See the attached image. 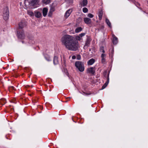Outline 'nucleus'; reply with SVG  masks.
I'll list each match as a JSON object with an SVG mask.
<instances>
[{
	"label": "nucleus",
	"mask_w": 148,
	"mask_h": 148,
	"mask_svg": "<svg viewBox=\"0 0 148 148\" xmlns=\"http://www.w3.org/2000/svg\"><path fill=\"white\" fill-rule=\"evenodd\" d=\"M1 101H2L3 103H4V104H5L6 103V100L5 99H1Z\"/></svg>",
	"instance_id": "obj_30"
},
{
	"label": "nucleus",
	"mask_w": 148,
	"mask_h": 148,
	"mask_svg": "<svg viewBox=\"0 0 148 148\" xmlns=\"http://www.w3.org/2000/svg\"><path fill=\"white\" fill-rule=\"evenodd\" d=\"M84 21L85 23L87 24H89L91 23V19L88 18H84Z\"/></svg>",
	"instance_id": "obj_9"
},
{
	"label": "nucleus",
	"mask_w": 148,
	"mask_h": 148,
	"mask_svg": "<svg viewBox=\"0 0 148 148\" xmlns=\"http://www.w3.org/2000/svg\"><path fill=\"white\" fill-rule=\"evenodd\" d=\"M100 50L101 52H102L103 53H104L105 52L103 47H101L100 48Z\"/></svg>",
	"instance_id": "obj_24"
},
{
	"label": "nucleus",
	"mask_w": 148,
	"mask_h": 148,
	"mask_svg": "<svg viewBox=\"0 0 148 148\" xmlns=\"http://www.w3.org/2000/svg\"><path fill=\"white\" fill-rule=\"evenodd\" d=\"M3 18L5 21L8 19L9 17V12L8 7L4 8L3 11Z\"/></svg>",
	"instance_id": "obj_3"
},
{
	"label": "nucleus",
	"mask_w": 148,
	"mask_h": 148,
	"mask_svg": "<svg viewBox=\"0 0 148 148\" xmlns=\"http://www.w3.org/2000/svg\"><path fill=\"white\" fill-rule=\"evenodd\" d=\"M76 40H81L82 38L79 36H78L76 37Z\"/></svg>",
	"instance_id": "obj_26"
},
{
	"label": "nucleus",
	"mask_w": 148,
	"mask_h": 148,
	"mask_svg": "<svg viewBox=\"0 0 148 148\" xmlns=\"http://www.w3.org/2000/svg\"><path fill=\"white\" fill-rule=\"evenodd\" d=\"M101 61L102 63L104 62H105V59L104 58H101Z\"/></svg>",
	"instance_id": "obj_32"
},
{
	"label": "nucleus",
	"mask_w": 148,
	"mask_h": 148,
	"mask_svg": "<svg viewBox=\"0 0 148 148\" xmlns=\"http://www.w3.org/2000/svg\"><path fill=\"white\" fill-rule=\"evenodd\" d=\"M105 56V55L104 53H102L101 55V58H103Z\"/></svg>",
	"instance_id": "obj_31"
},
{
	"label": "nucleus",
	"mask_w": 148,
	"mask_h": 148,
	"mask_svg": "<svg viewBox=\"0 0 148 148\" xmlns=\"http://www.w3.org/2000/svg\"><path fill=\"white\" fill-rule=\"evenodd\" d=\"M90 40H90V38H87L86 40L85 45H86L88 46V45L90 44Z\"/></svg>",
	"instance_id": "obj_18"
},
{
	"label": "nucleus",
	"mask_w": 148,
	"mask_h": 148,
	"mask_svg": "<svg viewBox=\"0 0 148 148\" xmlns=\"http://www.w3.org/2000/svg\"><path fill=\"white\" fill-rule=\"evenodd\" d=\"M109 77H108V78L107 81L106 82L105 84H104V85L102 86L101 89H104L105 87H106V86H107V85L108 84V82H109Z\"/></svg>",
	"instance_id": "obj_15"
},
{
	"label": "nucleus",
	"mask_w": 148,
	"mask_h": 148,
	"mask_svg": "<svg viewBox=\"0 0 148 148\" xmlns=\"http://www.w3.org/2000/svg\"><path fill=\"white\" fill-rule=\"evenodd\" d=\"M58 63V58L56 56H54L53 60V63L54 64H56Z\"/></svg>",
	"instance_id": "obj_14"
},
{
	"label": "nucleus",
	"mask_w": 148,
	"mask_h": 148,
	"mask_svg": "<svg viewBox=\"0 0 148 148\" xmlns=\"http://www.w3.org/2000/svg\"><path fill=\"white\" fill-rule=\"evenodd\" d=\"M11 87L13 88H14V87L13 86H12Z\"/></svg>",
	"instance_id": "obj_38"
},
{
	"label": "nucleus",
	"mask_w": 148,
	"mask_h": 148,
	"mask_svg": "<svg viewBox=\"0 0 148 148\" xmlns=\"http://www.w3.org/2000/svg\"><path fill=\"white\" fill-rule=\"evenodd\" d=\"M85 34V33H82L79 35V36L82 38L83 36H84Z\"/></svg>",
	"instance_id": "obj_28"
},
{
	"label": "nucleus",
	"mask_w": 148,
	"mask_h": 148,
	"mask_svg": "<svg viewBox=\"0 0 148 148\" xmlns=\"http://www.w3.org/2000/svg\"><path fill=\"white\" fill-rule=\"evenodd\" d=\"M38 0H32L29 3V5L33 6L38 4Z\"/></svg>",
	"instance_id": "obj_8"
},
{
	"label": "nucleus",
	"mask_w": 148,
	"mask_h": 148,
	"mask_svg": "<svg viewBox=\"0 0 148 148\" xmlns=\"http://www.w3.org/2000/svg\"><path fill=\"white\" fill-rule=\"evenodd\" d=\"M35 16L37 18H40L41 15V13L39 12H35Z\"/></svg>",
	"instance_id": "obj_13"
},
{
	"label": "nucleus",
	"mask_w": 148,
	"mask_h": 148,
	"mask_svg": "<svg viewBox=\"0 0 148 148\" xmlns=\"http://www.w3.org/2000/svg\"><path fill=\"white\" fill-rule=\"evenodd\" d=\"M83 11L84 13H86L88 11V9L86 8H84L83 9Z\"/></svg>",
	"instance_id": "obj_25"
},
{
	"label": "nucleus",
	"mask_w": 148,
	"mask_h": 148,
	"mask_svg": "<svg viewBox=\"0 0 148 148\" xmlns=\"http://www.w3.org/2000/svg\"><path fill=\"white\" fill-rule=\"evenodd\" d=\"M27 12L28 14L31 16H33L34 15V13L32 12L31 11L28 10L27 11Z\"/></svg>",
	"instance_id": "obj_23"
},
{
	"label": "nucleus",
	"mask_w": 148,
	"mask_h": 148,
	"mask_svg": "<svg viewBox=\"0 0 148 148\" xmlns=\"http://www.w3.org/2000/svg\"><path fill=\"white\" fill-rule=\"evenodd\" d=\"M68 98H71V97H68Z\"/></svg>",
	"instance_id": "obj_40"
},
{
	"label": "nucleus",
	"mask_w": 148,
	"mask_h": 148,
	"mask_svg": "<svg viewBox=\"0 0 148 148\" xmlns=\"http://www.w3.org/2000/svg\"><path fill=\"white\" fill-rule=\"evenodd\" d=\"M87 72L88 73H91L92 75H94L95 73V68L91 67L88 68L87 69Z\"/></svg>",
	"instance_id": "obj_5"
},
{
	"label": "nucleus",
	"mask_w": 148,
	"mask_h": 148,
	"mask_svg": "<svg viewBox=\"0 0 148 148\" xmlns=\"http://www.w3.org/2000/svg\"><path fill=\"white\" fill-rule=\"evenodd\" d=\"M118 38L116 37H114L113 39V42L114 44H116L118 42Z\"/></svg>",
	"instance_id": "obj_16"
},
{
	"label": "nucleus",
	"mask_w": 148,
	"mask_h": 148,
	"mask_svg": "<svg viewBox=\"0 0 148 148\" xmlns=\"http://www.w3.org/2000/svg\"><path fill=\"white\" fill-rule=\"evenodd\" d=\"M88 46V45H85L84 46V49H86L87 48Z\"/></svg>",
	"instance_id": "obj_34"
},
{
	"label": "nucleus",
	"mask_w": 148,
	"mask_h": 148,
	"mask_svg": "<svg viewBox=\"0 0 148 148\" xmlns=\"http://www.w3.org/2000/svg\"><path fill=\"white\" fill-rule=\"evenodd\" d=\"M75 65L76 67L80 72L83 71L84 69V64L83 63L79 61H76L75 63Z\"/></svg>",
	"instance_id": "obj_2"
},
{
	"label": "nucleus",
	"mask_w": 148,
	"mask_h": 148,
	"mask_svg": "<svg viewBox=\"0 0 148 148\" xmlns=\"http://www.w3.org/2000/svg\"><path fill=\"white\" fill-rule=\"evenodd\" d=\"M47 60L48 61H49V59H47Z\"/></svg>",
	"instance_id": "obj_39"
},
{
	"label": "nucleus",
	"mask_w": 148,
	"mask_h": 148,
	"mask_svg": "<svg viewBox=\"0 0 148 148\" xmlns=\"http://www.w3.org/2000/svg\"><path fill=\"white\" fill-rule=\"evenodd\" d=\"M82 30V29L81 27H79L77 28L75 30V32L76 33H78L81 31Z\"/></svg>",
	"instance_id": "obj_20"
},
{
	"label": "nucleus",
	"mask_w": 148,
	"mask_h": 148,
	"mask_svg": "<svg viewBox=\"0 0 148 148\" xmlns=\"http://www.w3.org/2000/svg\"><path fill=\"white\" fill-rule=\"evenodd\" d=\"M81 56L80 55H78L77 56V59L78 60H80L81 59Z\"/></svg>",
	"instance_id": "obj_29"
},
{
	"label": "nucleus",
	"mask_w": 148,
	"mask_h": 148,
	"mask_svg": "<svg viewBox=\"0 0 148 148\" xmlns=\"http://www.w3.org/2000/svg\"><path fill=\"white\" fill-rule=\"evenodd\" d=\"M18 36V38L23 39L25 37V35L24 34V32L22 31H20L18 29L17 31Z\"/></svg>",
	"instance_id": "obj_4"
},
{
	"label": "nucleus",
	"mask_w": 148,
	"mask_h": 148,
	"mask_svg": "<svg viewBox=\"0 0 148 148\" xmlns=\"http://www.w3.org/2000/svg\"><path fill=\"white\" fill-rule=\"evenodd\" d=\"M77 20L80 21H81L82 20V18H81L79 17L77 18Z\"/></svg>",
	"instance_id": "obj_35"
},
{
	"label": "nucleus",
	"mask_w": 148,
	"mask_h": 148,
	"mask_svg": "<svg viewBox=\"0 0 148 148\" xmlns=\"http://www.w3.org/2000/svg\"><path fill=\"white\" fill-rule=\"evenodd\" d=\"M103 14V12L102 10H101L99 12L98 16L99 17V19L100 20L102 19Z\"/></svg>",
	"instance_id": "obj_12"
},
{
	"label": "nucleus",
	"mask_w": 148,
	"mask_h": 148,
	"mask_svg": "<svg viewBox=\"0 0 148 148\" xmlns=\"http://www.w3.org/2000/svg\"><path fill=\"white\" fill-rule=\"evenodd\" d=\"M104 26H103V25H102V26H101V28H99L98 29V30H99L100 29H103V28H104Z\"/></svg>",
	"instance_id": "obj_33"
},
{
	"label": "nucleus",
	"mask_w": 148,
	"mask_h": 148,
	"mask_svg": "<svg viewBox=\"0 0 148 148\" xmlns=\"http://www.w3.org/2000/svg\"><path fill=\"white\" fill-rule=\"evenodd\" d=\"M55 10L54 8V7H51L50 9V11L49 12V14L50 13H51V14H52L53 12Z\"/></svg>",
	"instance_id": "obj_22"
},
{
	"label": "nucleus",
	"mask_w": 148,
	"mask_h": 148,
	"mask_svg": "<svg viewBox=\"0 0 148 148\" xmlns=\"http://www.w3.org/2000/svg\"><path fill=\"white\" fill-rule=\"evenodd\" d=\"M71 0H65V1H71Z\"/></svg>",
	"instance_id": "obj_37"
},
{
	"label": "nucleus",
	"mask_w": 148,
	"mask_h": 148,
	"mask_svg": "<svg viewBox=\"0 0 148 148\" xmlns=\"http://www.w3.org/2000/svg\"><path fill=\"white\" fill-rule=\"evenodd\" d=\"M93 16V15L91 13H89L88 15V16L90 18H92Z\"/></svg>",
	"instance_id": "obj_27"
},
{
	"label": "nucleus",
	"mask_w": 148,
	"mask_h": 148,
	"mask_svg": "<svg viewBox=\"0 0 148 148\" xmlns=\"http://www.w3.org/2000/svg\"><path fill=\"white\" fill-rule=\"evenodd\" d=\"M19 27L18 29L19 30L20 29H22L24 27L26 26V23L25 22L21 21L18 24Z\"/></svg>",
	"instance_id": "obj_6"
},
{
	"label": "nucleus",
	"mask_w": 148,
	"mask_h": 148,
	"mask_svg": "<svg viewBox=\"0 0 148 148\" xmlns=\"http://www.w3.org/2000/svg\"><path fill=\"white\" fill-rule=\"evenodd\" d=\"M76 58V57L75 56H72V58L73 59H74L75 58Z\"/></svg>",
	"instance_id": "obj_36"
},
{
	"label": "nucleus",
	"mask_w": 148,
	"mask_h": 148,
	"mask_svg": "<svg viewBox=\"0 0 148 148\" xmlns=\"http://www.w3.org/2000/svg\"><path fill=\"white\" fill-rule=\"evenodd\" d=\"M48 10L46 8H44L42 10V14L44 16H45L47 14Z\"/></svg>",
	"instance_id": "obj_10"
},
{
	"label": "nucleus",
	"mask_w": 148,
	"mask_h": 148,
	"mask_svg": "<svg viewBox=\"0 0 148 148\" xmlns=\"http://www.w3.org/2000/svg\"><path fill=\"white\" fill-rule=\"evenodd\" d=\"M106 22L109 27L111 26V24L108 18H106Z\"/></svg>",
	"instance_id": "obj_21"
},
{
	"label": "nucleus",
	"mask_w": 148,
	"mask_h": 148,
	"mask_svg": "<svg viewBox=\"0 0 148 148\" xmlns=\"http://www.w3.org/2000/svg\"><path fill=\"white\" fill-rule=\"evenodd\" d=\"M88 4L87 0H83L82 5L83 7L86 6Z\"/></svg>",
	"instance_id": "obj_17"
},
{
	"label": "nucleus",
	"mask_w": 148,
	"mask_h": 148,
	"mask_svg": "<svg viewBox=\"0 0 148 148\" xmlns=\"http://www.w3.org/2000/svg\"><path fill=\"white\" fill-rule=\"evenodd\" d=\"M61 41L63 45L68 50L75 51L77 50L79 45L77 41L73 36L65 35L62 37Z\"/></svg>",
	"instance_id": "obj_1"
},
{
	"label": "nucleus",
	"mask_w": 148,
	"mask_h": 148,
	"mask_svg": "<svg viewBox=\"0 0 148 148\" xmlns=\"http://www.w3.org/2000/svg\"><path fill=\"white\" fill-rule=\"evenodd\" d=\"M95 61V60L94 59H90L88 62V65H92L94 63Z\"/></svg>",
	"instance_id": "obj_11"
},
{
	"label": "nucleus",
	"mask_w": 148,
	"mask_h": 148,
	"mask_svg": "<svg viewBox=\"0 0 148 148\" xmlns=\"http://www.w3.org/2000/svg\"><path fill=\"white\" fill-rule=\"evenodd\" d=\"M42 2L46 4H48L50 3L51 2L50 0H42Z\"/></svg>",
	"instance_id": "obj_19"
},
{
	"label": "nucleus",
	"mask_w": 148,
	"mask_h": 148,
	"mask_svg": "<svg viewBox=\"0 0 148 148\" xmlns=\"http://www.w3.org/2000/svg\"><path fill=\"white\" fill-rule=\"evenodd\" d=\"M72 11L71 9H69L66 12L64 15V17L66 18H67L69 16Z\"/></svg>",
	"instance_id": "obj_7"
}]
</instances>
